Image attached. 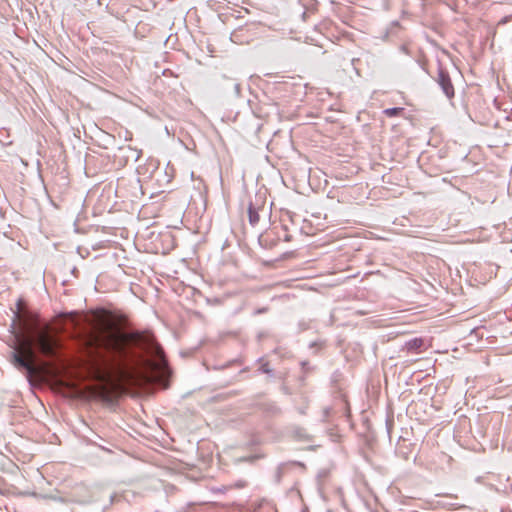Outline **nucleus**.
I'll list each match as a JSON object with an SVG mask.
<instances>
[{
  "label": "nucleus",
  "instance_id": "473e14b6",
  "mask_svg": "<svg viewBox=\"0 0 512 512\" xmlns=\"http://www.w3.org/2000/svg\"><path fill=\"white\" fill-rule=\"evenodd\" d=\"M93 444H94V445H96V446H98V447H100V448H102V449H104V448L101 446V444H97V443H93Z\"/></svg>",
  "mask_w": 512,
  "mask_h": 512
},
{
  "label": "nucleus",
  "instance_id": "cd10ccee",
  "mask_svg": "<svg viewBox=\"0 0 512 512\" xmlns=\"http://www.w3.org/2000/svg\"><path fill=\"white\" fill-rule=\"evenodd\" d=\"M165 175L168 176L167 183H169L171 181L172 176L168 175L167 171H165Z\"/></svg>",
  "mask_w": 512,
  "mask_h": 512
},
{
  "label": "nucleus",
  "instance_id": "0eeeda50",
  "mask_svg": "<svg viewBox=\"0 0 512 512\" xmlns=\"http://www.w3.org/2000/svg\"><path fill=\"white\" fill-rule=\"evenodd\" d=\"M404 348L408 352L421 353L425 349V340L422 337H416L407 341Z\"/></svg>",
  "mask_w": 512,
  "mask_h": 512
},
{
  "label": "nucleus",
  "instance_id": "4be33fe9",
  "mask_svg": "<svg viewBox=\"0 0 512 512\" xmlns=\"http://www.w3.org/2000/svg\"><path fill=\"white\" fill-rule=\"evenodd\" d=\"M309 16L310 14L306 10H304V12L301 15L303 21H306Z\"/></svg>",
  "mask_w": 512,
  "mask_h": 512
},
{
  "label": "nucleus",
  "instance_id": "f8f14e48",
  "mask_svg": "<svg viewBox=\"0 0 512 512\" xmlns=\"http://www.w3.org/2000/svg\"><path fill=\"white\" fill-rule=\"evenodd\" d=\"M319 3L316 0H308L307 3L304 4L305 10L311 15L315 14L318 11Z\"/></svg>",
  "mask_w": 512,
  "mask_h": 512
},
{
  "label": "nucleus",
  "instance_id": "39448f33",
  "mask_svg": "<svg viewBox=\"0 0 512 512\" xmlns=\"http://www.w3.org/2000/svg\"><path fill=\"white\" fill-rule=\"evenodd\" d=\"M442 92L448 99H453L455 96V89L452 83L448 70L438 60L437 77L434 78Z\"/></svg>",
  "mask_w": 512,
  "mask_h": 512
},
{
  "label": "nucleus",
  "instance_id": "9b49d317",
  "mask_svg": "<svg viewBox=\"0 0 512 512\" xmlns=\"http://www.w3.org/2000/svg\"><path fill=\"white\" fill-rule=\"evenodd\" d=\"M258 363L260 364L258 371L263 374L271 373L270 362L265 360L264 357L258 359Z\"/></svg>",
  "mask_w": 512,
  "mask_h": 512
},
{
  "label": "nucleus",
  "instance_id": "a878e982",
  "mask_svg": "<svg viewBox=\"0 0 512 512\" xmlns=\"http://www.w3.org/2000/svg\"><path fill=\"white\" fill-rule=\"evenodd\" d=\"M79 273L78 269L76 267H74L72 269V274H74L75 276H77V274Z\"/></svg>",
  "mask_w": 512,
  "mask_h": 512
},
{
  "label": "nucleus",
  "instance_id": "5701e85b",
  "mask_svg": "<svg viewBox=\"0 0 512 512\" xmlns=\"http://www.w3.org/2000/svg\"><path fill=\"white\" fill-rule=\"evenodd\" d=\"M291 240H292V235L286 233L285 236H284V241L290 242Z\"/></svg>",
  "mask_w": 512,
  "mask_h": 512
},
{
  "label": "nucleus",
  "instance_id": "2f4dec72",
  "mask_svg": "<svg viewBox=\"0 0 512 512\" xmlns=\"http://www.w3.org/2000/svg\"><path fill=\"white\" fill-rule=\"evenodd\" d=\"M297 465L301 466V467H304L305 465L301 462H297Z\"/></svg>",
  "mask_w": 512,
  "mask_h": 512
},
{
  "label": "nucleus",
  "instance_id": "bb28decb",
  "mask_svg": "<svg viewBox=\"0 0 512 512\" xmlns=\"http://www.w3.org/2000/svg\"><path fill=\"white\" fill-rule=\"evenodd\" d=\"M253 114H254L256 117H258V118H261V117H262V115H261V114H260V112H258V111H253Z\"/></svg>",
  "mask_w": 512,
  "mask_h": 512
},
{
  "label": "nucleus",
  "instance_id": "ddd939ff",
  "mask_svg": "<svg viewBox=\"0 0 512 512\" xmlns=\"http://www.w3.org/2000/svg\"><path fill=\"white\" fill-rule=\"evenodd\" d=\"M403 111H404V108H402V107H392V108L385 109L384 113L388 117H395V116H399Z\"/></svg>",
  "mask_w": 512,
  "mask_h": 512
},
{
  "label": "nucleus",
  "instance_id": "393cba45",
  "mask_svg": "<svg viewBox=\"0 0 512 512\" xmlns=\"http://www.w3.org/2000/svg\"><path fill=\"white\" fill-rule=\"evenodd\" d=\"M393 425V420H387V427H388V430L390 429V427Z\"/></svg>",
  "mask_w": 512,
  "mask_h": 512
},
{
  "label": "nucleus",
  "instance_id": "4468645a",
  "mask_svg": "<svg viewBox=\"0 0 512 512\" xmlns=\"http://www.w3.org/2000/svg\"><path fill=\"white\" fill-rule=\"evenodd\" d=\"M266 375H268V377L272 378V379L284 380L287 376V373L281 372V371H275L274 369L271 368V373H267Z\"/></svg>",
  "mask_w": 512,
  "mask_h": 512
},
{
  "label": "nucleus",
  "instance_id": "7c9ffc66",
  "mask_svg": "<svg viewBox=\"0 0 512 512\" xmlns=\"http://www.w3.org/2000/svg\"><path fill=\"white\" fill-rule=\"evenodd\" d=\"M287 257H289V253H285L282 258L286 259Z\"/></svg>",
  "mask_w": 512,
  "mask_h": 512
},
{
  "label": "nucleus",
  "instance_id": "9d476101",
  "mask_svg": "<svg viewBox=\"0 0 512 512\" xmlns=\"http://www.w3.org/2000/svg\"><path fill=\"white\" fill-rule=\"evenodd\" d=\"M263 409L267 414L271 416H277L282 413L281 408L274 402L263 404Z\"/></svg>",
  "mask_w": 512,
  "mask_h": 512
},
{
  "label": "nucleus",
  "instance_id": "423d86ee",
  "mask_svg": "<svg viewBox=\"0 0 512 512\" xmlns=\"http://www.w3.org/2000/svg\"><path fill=\"white\" fill-rule=\"evenodd\" d=\"M261 200L256 198V201L255 202H250L249 205H248V219H249V223L251 226H256L259 222V213H258V210H259V204H260Z\"/></svg>",
  "mask_w": 512,
  "mask_h": 512
},
{
  "label": "nucleus",
  "instance_id": "aec40b11",
  "mask_svg": "<svg viewBox=\"0 0 512 512\" xmlns=\"http://www.w3.org/2000/svg\"><path fill=\"white\" fill-rule=\"evenodd\" d=\"M268 311V308L267 307H263V308H259L255 311V314H262V313H266Z\"/></svg>",
  "mask_w": 512,
  "mask_h": 512
},
{
  "label": "nucleus",
  "instance_id": "dca6fc26",
  "mask_svg": "<svg viewBox=\"0 0 512 512\" xmlns=\"http://www.w3.org/2000/svg\"><path fill=\"white\" fill-rule=\"evenodd\" d=\"M260 458L259 455H249L246 457H241L237 459V462H247V463H254L256 460Z\"/></svg>",
  "mask_w": 512,
  "mask_h": 512
},
{
  "label": "nucleus",
  "instance_id": "6ab92c4d",
  "mask_svg": "<svg viewBox=\"0 0 512 512\" xmlns=\"http://www.w3.org/2000/svg\"><path fill=\"white\" fill-rule=\"evenodd\" d=\"M234 90H235L236 95L240 96V93H241V86H240V84L236 83L234 85Z\"/></svg>",
  "mask_w": 512,
  "mask_h": 512
},
{
  "label": "nucleus",
  "instance_id": "a211bd4d",
  "mask_svg": "<svg viewBox=\"0 0 512 512\" xmlns=\"http://www.w3.org/2000/svg\"><path fill=\"white\" fill-rule=\"evenodd\" d=\"M280 390L282 391V393H284L285 395H291L292 394V391L291 389L286 386V385H282Z\"/></svg>",
  "mask_w": 512,
  "mask_h": 512
},
{
  "label": "nucleus",
  "instance_id": "1a4fd4ad",
  "mask_svg": "<svg viewBox=\"0 0 512 512\" xmlns=\"http://www.w3.org/2000/svg\"><path fill=\"white\" fill-rule=\"evenodd\" d=\"M292 436L301 441H311V436L307 433L306 429L300 426L291 427Z\"/></svg>",
  "mask_w": 512,
  "mask_h": 512
},
{
  "label": "nucleus",
  "instance_id": "6e6552de",
  "mask_svg": "<svg viewBox=\"0 0 512 512\" xmlns=\"http://www.w3.org/2000/svg\"><path fill=\"white\" fill-rule=\"evenodd\" d=\"M412 446H413V444L407 443L406 439H402L401 441L398 442L396 454L400 458H402L404 460H408L410 458V454L412 452Z\"/></svg>",
  "mask_w": 512,
  "mask_h": 512
},
{
  "label": "nucleus",
  "instance_id": "f257e3e1",
  "mask_svg": "<svg viewBox=\"0 0 512 512\" xmlns=\"http://www.w3.org/2000/svg\"><path fill=\"white\" fill-rule=\"evenodd\" d=\"M103 346L108 351H113L116 353H122L123 352V346L119 340V338L113 334L109 333L105 339H100L99 337H92L86 342V346L88 348L87 351V357L89 361L93 362L94 364H108L113 365L117 364L120 366V363L117 361L116 357H108L98 349H93L95 345ZM119 369L122 370L121 367Z\"/></svg>",
  "mask_w": 512,
  "mask_h": 512
},
{
  "label": "nucleus",
  "instance_id": "72a5a7b5",
  "mask_svg": "<svg viewBox=\"0 0 512 512\" xmlns=\"http://www.w3.org/2000/svg\"><path fill=\"white\" fill-rule=\"evenodd\" d=\"M511 491H512V485H511Z\"/></svg>",
  "mask_w": 512,
  "mask_h": 512
},
{
  "label": "nucleus",
  "instance_id": "20e7f679",
  "mask_svg": "<svg viewBox=\"0 0 512 512\" xmlns=\"http://www.w3.org/2000/svg\"><path fill=\"white\" fill-rule=\"evenodd\" d=\"M25 305H26V301L24 300V298L20 297V298H18V300L16 302V309L15 310L11 309L13 312V317H12V321H11V324L9 327V331L13 335H16L18 338L22 337L21 332H19L17 329V318L19 317L20 314L25 319V322H28V321L36 322V320H37V316L32 311L24 310Z\"/></svg>",
  "mask_w": 512,
  "mask_h": 512
},
{
  "label": "nucleus",
  "instance_id": "f3484780",
  "mask_svg": "<svg viewBox=\"0 0 512 512\" xmlns=\"http://www.w3.org/2000/svg\"><path fill=\"white\" fill-rule=\"evenodd\" d=\"M418 64L422 68L423 71H425L427 74H429V71L427 68L428 60L426 58L419 59Z\"/></svg>",
  "mask_w": 512,
  "mask_h": 512
},
{
  "label": "nucleus",
  "instance_id": "412c9836",
  "mask_svg": "<svg viewBox=\"0 0 512 512\" xmlns=\"http://www.w3.org/2000/svg\"><path fill=\"white\" fill-rule=\"evenodd\" d=\"M301 365H302V369L305 372L309 370V363L308 362L304 361V362L301 363Z\"/></svg>",
  "mask_w": 512,
  "mask_h": 512
},
{
  "label": "nucleus",
  "instance_id": "c756f323",
  "mask_svg": "<svg viewBox=\"0 0 512 512\" xmlns=\"http://www.w3.org/2000/svg\"><path fill=\"white\" fill-rule=\"evenodd\" d=\"M139 183H140V180H139V179H136V180H135V185L140 187Z\"/></svg>",
  "mask_w": 512,
  "mask_h": 512
},
{
  "label": "nucleus",
  "instance_id": "c85d7f7f",
  "mask_svg": "<svg viewBox=\"0 0 512 512\" xmlns=\"http://www.w3.org/2000/svg\"><path fill=\"white\" fill-rule=\"evenodd\" d=\"M446 496L451 497V498H457V495H452V494H447Z\"/></svg>",
  "mask_w": 512,
  "mask_h": 512
},
{
  "label": "nucleus",
  "instance_id": "2eb2a0df",
  "mask_svg": "<svg viewBox=\"0 0 512 512\" xmlns=\"http://www.w3.org/2000/svg\"><path fill=\"white\" fill-rule=\"evenodd\" d=\"M301 399H302V402H301V404L299 406H296V410L301 415H305L306 414V410L308 408V400H307V397L305 395H302Z\"/></svg>",
  "mask_w": 512,
  "mask_h": 512
},
{
  "label": "nucleus",
  "instance_id": "b1692460",
  "mask_svg": "<svg viewBox=\"0 0 512 512\" xmlns=\"http://www.w3.org/2000/svg\"><path fill=\"white\" fill-rule=\"evenodd\" d=\"M231 39H232V41L236 42L238 39V32L232 33Z\"/></svg>",
  "mask_w": 512,
  "mask_h": 512
},
{
  "label": "nucleus",
  "instance_id": "f03ea898",
  "mask_svg": "<svg viewBox=\"0 0 512 512\" xmlns=\"http://www.w3.org/2000/svg\"><path fill=\"white\" fill-rule=\"evenodd\" d=\"M33 343L36 350L43 356L56 357L57 340L52 332L51 325L46 321L35 324Z\"/></svg>",
  "mask_w": 512,
  "mask_h": 512
},
{
  "label": "nucleus",
  "instance_id": "7ed1b4c3",
  "mask_svg": "<svg viewBox=\"0 0 512 512\" xmlns=\"http://www.w3.org/2000/svg\"><path fill=\"white\" fill-rule=\"evenodd\" d=\"M24 344L25 348L22 351L14 349L10 353V361L19 371L26 375H32L35 371L31 361L34 352L30 347V341L28 339L25 340Z\"/></svg>",
  "mask_w": 512,
  "mask_h": 512
}]
</instances>
